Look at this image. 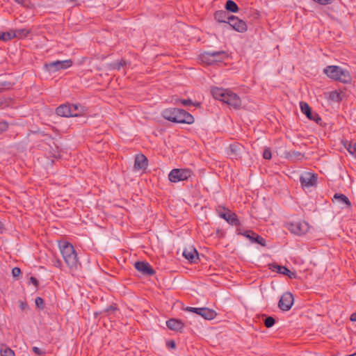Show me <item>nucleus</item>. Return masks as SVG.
Here are the masks:
<instances>
[{
	"label": "nucleus",
	"mask_w": 356,
	"mask_h": 356,
	"mask_svg": "<svg viewBox=\"0 0 356 356\" xmlns=\"http://www.w3.org/2000/svg\"><path fill=\"white\" fill-rule=\"evenodd\" d=\"M244 235L249 238L252 241L257 242L262 246H265L266 245L265 239L254 232L250 231L246 232Z\"/></svg>",
	"instance_id": "412c9836"
},
{
	"label": "nucleus",
	"mask_w": 356,
	"mask_h": 356,
	"mask_svg": "<svg viewBox=\"0 0 356 356\" xmlns=\"http://www.w3.org/2000/svg\"><path fill=\"white\" fill-rule=\"evenodd\" d=\"M323 72L330 79L343 83H350L352 81L349 71L337 65H329L323 70Z\"/></svg>",
	"instance_id": "f03ea898"
},
{
	"label": "nucleus",
	"mask_w": 356,
	"mask_h": 356,
	"mask_svg": "<svg viewBox=\"0 0 356 356\" xmlns=\"http://www.w3.org/2000/svg\"><path fill=\"white\" fill-rule=\"evenodd\" d=\"M3 229V224L2 222L0 221V230H1Z\"/></svg>",
	"instance_id": "09e8293b"
},
{
	"label": "nucleus",
	"mask_w": 356,
	"mask_h": 356,
	"mask_svg": "<svg viewBox=\"0 0 356 356\" xmlns=\"http://www.w3.org/2000/svg\"><path fill=\"white\" fill-rule=\"evenodd\" d=\"M32 351L37 356H43L45 354V351H44V350H41L40 348L35 347V346L32 348Z\"/></svg>",
	"instance_id": "f704fd0d"
},
{
	"label": "nucleus",
	"mask_w": 356,
	"mask_h": 356,
	"mask_svg": "<svg viewBox=\"0 0 356 356\" xmlns=\"http://www.w3.org/2000/svg\"><path fill=\"white\" fill-rule=\"evenodd\" d=\"M347 150L354 157L356 158V143H351L347 147Z\"/></svg>",
	"instance_id": "473e14b6"
},
{
	"label": "nucleus",
	"mask_w": 356,
	"mask_h": 356,
	"mask_svg": "<svg viewBox=\"0 0 356 356\" xmlns=\"http://www.w3.org/2000/svg\"><path fill=\"white\" fill-rule=\"evenodd\" d=\"M21 268H12V274L13 277H19L21 275Z\"/></svg>",
	"instance_id": "ea45409f"
},
{
	"label": "nucleus",
	"mask_w": 356,
	"mask_h": 356,
	"mask_svg": "<svg viewBox=\"0 0 356 356\" xmlns=\"http://www.w3.org/2000/svg\"><path fill=\"white\" fill-rule=\"evenodd\" d=\"M300 181L301 186L303 188H309L314 186L316 184L317 177L312 172H305L301 175Z\"/></svg>",
	"instance_id": "9d476101"
},
{
	"label": "nucleus",
	"mask_w": 356,
	"mask_h": 356,
	"mask_svg": "<svg viewBox=\"0 0 356 356\" xmlns=\"http://www.w3.org/2000/svg\"><path fill=\"white\" fill-rule=\"evenodd\" d=\"M1 125H2L1 128V130L6 129L8 127L7 124L6 122L3 123Z\"/></svg>",
	"instance_id": "49530a36"
},
{
	"label": "nucleus",
	"mask_w": 356,
	"mask_h": 356,
	"mask_svg": "<svg viewBox=\"0 0 356 356\" xmlns=\"http://www.w3.org/2000/svg\"><path fill=\"white\" fill-rule=\"evenodd\" d=\"M215 19L219 22H226V13L224 10H218L214 14Z\"/></svg>",
	"instance_id": "cd10ccee"
},
{
	"label": "nucleus",
	"mask_w": 356,
	"mask_h": 356,
	"mask_svg": "<svg viewBox=\"0 0 356 356\" xmlns=\"http://www.w3.org/2000/svg\"><path fill=\"white\" fill-rule=\"evenodd\" d=\"M165 119L174 123L192 124L195 119L192 115L183 109L169 108L163 113Z\"/></svg>",
	"instance_id": "f257e3e1"
},
{
	"label": "nucleus",
	"mask_w": 356,
	"mask_h": 356,
	"mask_svg": "<svg viewBox=\"0 0 356 356\" xmlns=\"http://www.w3.org/2000/svg\"><path fill=\"white\" fill-rule=\"evenodd\" d=\"M229 25L236 31L244 33L248 30V26L245 21L238 17L232 16L229 18Z\"/></svg>",
	"instance_id": "9b49d317"
},
{
	"label": "nucleus",
	"mask_w": 356,
	"mask_h": 356,
	"mask_svg": "<svg viewBox=\"0 0 356 356\" xmlns=\"http://www.w3.org/2000/svg\"><path fill=\"white\" fill-rule=\"evenodd\" d=\"M313 1L319 4H321V5H327V4L332 3V1L333 0H313Z\"/></svg>",
	"instance_id": "a19ab883"
},
{
	"label": "nucleus",
	"mask_w": 356,
	"mask_h": 356,
	"mask_svg": "<svg viewBox=\"0 0 356 356\" xmlns=\"http://www.w3.org/2000/svg\"><path fill=\"white\" fill-rule=\"evenodd\" d=\"M350 320L353 322H356V312H353L350 317Z\"/></svg>",
	"instance_id": "c03bdc74"
},
{
	"label": "nucleus",
	"mask_w": 356,
	"mask_h": 356,
	"mask_svg": "<svg viewBox=\"0 0 356 356\" xmlns=\"http://www.w3.org/2000/svg\"><path fill=\"white\" fill-rule=\"evenodd\" d=\"M231 92L229 89H225L219 87H214L211 89V94L213 98L224 103L229 92Z\"/></svg>",
	"instance_id": "ddd939ff"
},
{
	"label": "nucleus",
	"mask_w": 356,
	"mask_h": 356,
	"mask_svg": "<svg viewBox=\"0 0 356 356\" xmlns=\"http://www.w3.org/2000/svg\"><path fill=\"white\" fill-rule=\"evenodd\" d=\"M186 312H193L200 316V312H202V307H186L183 309Z\"/></svg>",
	"instance_id": "2f4dec72"
},
{
	"label": "nucleus",
	"mask_w": 356,
	"mask_h": 356,
	"mask_svg": "<svg viewBox=\"0 0 356 356\" xmlns=\"http://www.w3.org/2000/svg\"><path fill=\"white\" fill-rule=\"evenodd\" d=\"M13 36L14 35L12 33L11 30L6 32H0V40H3L4 42H7L13 39Z\"/></svg>",
	"instance_id": "bb28decb"
},
{
	"label": "nucleus",
	"mask_w": 356,
	"mask_h": 356,
	"mask_svg": "<svg viewBox=\"0 0 356 356\" xmlns=\"http://www.w3.org/2000/svg\"><path fill=\"white\" fill-rule=\"evenodd\" d=\"M1 356H15L14 351L6 345H3L0 349Z\"/></svg>",
	"instance_id": "a878e982"
},
{
	"label": "nucleus",
	"mask_w": 356,
	"mask_h": 356,
	"mask_svg": "<svg viewBox=\"0 0 356 356\" xmlns=\"http://www.w3.org/2000/svg\"><path fill=\"white\" fill-rule=\"evenodd\" d=\"M77 107L76 105H61L56 108V113L61 117H76L79 115L74 113V111L76 110Z\"/></svg>",
	"instance_id": "1a4fd4ad"
},
{
	"label": "nucleus",
	"mask_w": 356,
	"mask_h": 356,
	"mask_svg": "<svg viewBox=\"0 0 356 356\" xmlns=\"http://www.w3.org/2000/svg\"><path fill=\"white\" fill-rule=\"evenodd\" d=\"M166 345L169 348H175L176 347V343L173 340L168 341Z\"/></svg>",
	"instance_id": "79ce46f5"
},
{
	"label": "nucleus",
	"mask_w": 356,
	"mask_h": 356,
	"mask_svg": "<svg viewBox=\"0 0 356 356\" xmlns=\"http://www.w3.org/2000/svg\"><path fill=\"white\" fill-rule=\"evenodd\" d=\"M35 306L40 309H43L44 308V301L41 297H37L35 300Z\"/></svg>",
	"instance_id": "72a5a7b5"
},
{
	"label": "nucleus",
	"mask_w": 356,
	"mask_h": 356,
	"mask_svg": "<svg viewBox=\"0 0 356 356\" xmlns=\"http://www.w3.org/2000/svg\"><path fill=\"white\" fill-rule=\"evenodd\" d=\"M167 327L173 331L182 332L184 323L179 319L170 318L166 321Z\"/></svg>",
	"instance_id": "f3484780"
},
{
	"label": "nucleus",
	"mask_w": 356,
	"mask_h": 356,
	"mask_svg": "<svg viewBox=\"0 0 356 356\" xmlns=\"http://www.w3.org/2000/svg\"><path fill=\"white\" fill-rule=\"evenodd\" d=\"M329 98L332 101L339 102L341 100V92L338 90L332 91L329 94Z\"/></svg>",
	"instance_id": "c85d7f7f"
},
{
	"label": "nucleus",
	"mask_w": 356,
	"mask_h": 356,
	"mask_svg": "<svg viewBox=\"0 0 356 356\" xmlns=\"http://www.w3.org/2000/svg\"><path fill=\"white\" fill-rule=\"evenodd\" d=\"M135 275L139 277H148L155 274L154 268H136Z\"/></svg>",
	"instance_id": "4be33fe9"
},
{
	"label": "nucleus",
	"mask_w": 356,
	"mask_h": 356,
	"mask_svg": "<svg viewBox=\"0 0 356 356\" xmlns=\"http://www.w3.org/2000/svg\"><path fill=\"white\" fill-rule=\"evenodd\" d=\"M58 247L61 255L69 267H74L79 264L77 255L74 246L67 241L58 242Z\"/></svg>",
	"instance_id": "7ed1b4c3"
},
{
	"label": "nucleus",
	"mask_w": 356,
	"mask_h": 356,
	"mask_svg": "<svg viewBox=\"0 0 356 356\" xmlns=\"http://www.w3.org/2000/svg\"><path fill=\"white\" fill-rule=\"evenodd\" d=\"M118 310V307L115 304H113V305L107 307L102 313H104L106 316H110Z\"/></svg>",
	"instance_id": "c756f323"
},
{
	"label": "nucleus",
	"mask_w": 356,
	"mask_h": 356,
	"mask_svg": "<svg viewBox=\"0 0 356 356\" xmlns=\"http://www.w3.org/2000/svg\"><path fill=\"white\" fill-rule=\"evenodd\" d=\"M219 54V52L203 53L200 56V60L201 63L204 65H213L215 63L219 61L218 59Z\"/></svg>",
	"instance_id": "4468645a"
},
{
	"label": "nucleus",
	"mask_w": 356,
	"mask_h": 356,
	"mask_svg": "<svg viewBox=\"0 0 356 356\" xmlns=\"http://www.w3.org/2000/svg\"><path fill=\"white\" fill-rule=\"evenodd\" d=\"M263 156L266 159H270L272 157L271 152L269 149H266L264 152Z\"/></svg>",
	"instance_id": "58836bf2"
},
{
	"label": "nucleus",
	"mask_w": 356,
	"mask_h": 356,
	"mask_svg": "<svg viewBox=\"0 0 356 356\" xmlns=\"http://www.w3.org/2000/svg\"><path fill=\"white\" fill-rule=\"evenodd\" d=\"M18 303H19V308L22 311L25 310L28 307V305L26 301L19 300Z\"/></svg>",
	"instance_id": "4c0bfd02"
},
{
	"label": "nucleus",
	"mask_w": 356,
	"mask_h": 356,
	"mask_svg": "<svg viewBox=\"0 0 356 356\" xmlns=\"http://www.w3.org/2000/svg\"><path fill=\"white\" fill-rule=\"evenodd\" d=\"M200 316H202L205 320L211 321L216 317L217 313L215 310L210 309L209 307H202Z\"/></svg>",
	"instance_id": "6ab92c4d"
},
{
	"label": "nucleus",
	"mask_w": 356,
	"mask_h": 356,
	"mask_svg": "<svg viewBox=\"0 0 356 356\" xmlns=\"http://www.w3.org/2000/svg\"><path fill=\"white\" fill-rule=\"evenodd\" d=\"M276 272L280 274L287 275L290 279H298L302 280V276L300 273H298L296 270H292L290 268H275Z\"/></svg>",
	"instance_id": "a211bd4d"
},
{
	"label": "nucleus",
	"mask_w": 356,
	"mask_h": 356,
	"mask_svg": "<svg viewBox=\"0 0 356 356\" xmlns=\"http://www.w3.org/2000/svg\"><path fill=\"white\" fill-rule=\"evenodd\" d=\"M220 216L232 224H236L237 222L236 214L230 211H227L225 213H220Z\"/></svg>",
	"instance_id": "b1692460"
},
{
	"label": "nucleus",
	"mask_w": 356,
	"mask_h": 356,
	"mask_svg": "<svg viewBox=\"0 0 356 356\" xmlns=\"http://www.w3.org/2000/svg\"><path fill=\"white\" fill-rule=\"evenodd\" d=\"M192 175V172L188 169H173L168 175L171 182L177 183L188 179Z\"/></svg>",
	"instance_id": "423d86ee"
},
{
	"label": "nucleus",
	"mask_w": 356,
	"mask_h": 356,
	"mask_svg": "<svg viewBox=\"0 0 356 356\" xmlns=\"http://www.w3.org/2000/svg\"><path fill=\"white\" fill-rule=\"evenodd\" d=\"M264 316H265V319L264 321V325L268 328L273 327L275 323V318L273 316H266V315Z\"/></svg>",
	"instance_id": "7c9ffc66"
},
{
	"label": "nucleus",
	"mask_w": 356,
	"mask_h": 356,
	"mask_svg": "<svg viewBox=\"0 0 356 356\" xmlns=\"http://www.w3.org/2000/svg\"><path fill=\"white\" fill-rule=\"evenodd\" d=\"M288 229L297 235L305 234L309 229V224L300 219H295L291 222L287 223Z\"/></svg>",
	"instance_id": "20e7f679"
},
{
	"label": "nucleus",
	"mask_w": 356,
	"mask_h": 356,
	"mask_svg": "<svg viewBox=\"0 0 356 356\" xmlns=\"http://www.w3.org/2000/svg\"><path fill=\"white\" fill-rule=\"evenodd\" d=\"M300 106L301 111L305 114L309 120H314L316 122H318L321 120L318 114L312 115V108L307 103L302 102L300 103Z\"/></svg>",
	"instance_id": "dca6fc26"
},
{
	"label": "nucleus",
	"mask_w": 356,
	"mask_h": 356,
	"mask_svg": "<svg viewBox=\"0 0 356 356\" xmlns=\"http://www.w3.org/2000/svg\"><path fill=\"white\" fill-rule=\"evenodd\" d=\"M148 166L147 158L143 154H138L135 157L134 168L138 171L145 172Z\"/></svg>",
	"instance_id": "f8f14e48"
},
{
	"label": "nucleus",
	"mask_w": 356,
	"mask_h": 356,
	"mask_svg": "<svg viewBox=\"0 0 356 356\" xmlns=\"http://www.w3.org/2000/svg\"><path fill=\"white\" fill-rule=\"evenodd\" d=\"M176 104H181L184 106H189L192 104L191 99H177Z\"/></svg>",
	"instance_id": "c9c22d12"
},
{
	"label": "nucleus",
	"mask_w": 356,
	"mask_h": 356,
	"mask_svg": "<svg viewBox=\"0 0 356 356\" xmlns=\"http://www.w3.org/2000/svg\"><path fill=\"white\" fill-rule=\"evenodd\" d=\"M12 33H13L14 36L13 38H17V39H24L26 38L29 34L30 33V30L26 29H22L18 30H11Z\"/></svg>",
	"instance_id": "5701e85b"
},
{
	"label": "nucleus",
	"mask_w": 356,
	"mask_h": 356,
	"mask_svg": "<svg viewBox=\"0 0 356 356\" xmlns=\"http://www.w3.org/2000/svg\"><path fill=\"white\" fill-rule=\"evenodd\" d=\"M224 104H226L231 109L234 110H239L243 108L242 100L238 95L232 90L224 102Z\"/></svg>",
	"instance_id": "0eeeda50"
},
{
	"label": "nucleus",
	"mask_w": 356,
	"mask_h": 356,
	"mask_svg": "<svg viewBox=\"0 0 356 356\" xmlns=\"http://www.w3.org/2000/svg\"><path fill=\"white\" fill-rule=\"evenodd\" d=\"M333 202L336 201L340 204H344L347 208L350 209L352 205L348 198L343 194L336 193L333 197Z\"/></svg>",
	"instance_id": "aec40b11"
},
{
	"label": "nucleus",
	"mask_w": 356,
	"mask_h": 356,
	"mask_svg": "<svg viewBox=\"0 0 356 356\" xmlns=\"http://www.w3.org/2000/svg\"><path fill=\"white\" fill-rule=\"evenodd\" d=\"M134 267H150V264L145 261H136L134 264Z\"/></svg>",
	"instance_id": "e433bc0d"
},
{
	"label": "nucleus",
	"mask_w": 356,
	"mask_h": 356,
	"mask_svg": "<svg viewBox=\"0 0 356 356\" xmlns=\"http://www.w3.org/2000/svg\"><path fill=\"white\" fill-rule=\"evenodd\" d=\"M72 60L70 59L65 60H56L44 65V68L49 73H54L60 70L71 67Z\"/></svg>",
	"instance_id": "39448f33"
},
{
	"label": "nucleus",
	"mask_w": 356,
	"mask_h": 356,
	"mask_svg": "<svg viewBox=\"0 0 356 356\" xmlns=\"http://www.w3.org/2000/svg\"><path fill=\"white\" fill-rule=\"evenodd\" d=\"M30 282L35 286L38 287L39 285L38 280L34 277H30Z\"/></svg>",
	"instance_id": "37998d69"
},
{
	"label": "nucleus",
	"mask_w": 356,
	"mask_h": 356,
	"mask_svg": "<svg viewBox=\"0 0 356 356\" xmlns=\"http://www.w3.org/2000/svg\"><path fill=\"white\" fill-rule=\"evenodd\" d=\"M15 1H16L17 3H19V4H22V5H24V4H25V1H25V0H15Z\"/></svg>",
	"instance_id": "a18cd8bd"
},
{
	"label": "nucleus",
	"mask_w": 356,
	"mask_h": 356,
	"mask_svg": "<svg viewBox=\"0 0 356 356\" xmlns=\"http://www.w3.org/2000/svg\"><path fill=\"white\" fill-rule=\"evenodd\" d=\"M225 9L232 13H237L239 10L237 4L232 0H227L225 4Z\"/></svg>",
	"instance_id": "393cba45"
},
{
	"label": "nucleus",
	"mask_w": 356,
	"mask_h": 356,
	"mask_svg": "<svg viewBox=\"0 0 356 356\" xmlns=\"http://www.w3.org/2000/svg\"><path fill=\"white\" fill-rule=\"evenodd\" d=\"M183 255L191 264L195 263L199 259L196 249L192 245L185 248Z\"/></svg>",
	"instance_id": "2eb2a0df"
},
{
	"label": "nucleus",
	"mask_w": 356,
	"mask_h": 356,
	"mask_svg": "<svg viewBox=\"0 0 356 356\" xmlns=\"http://www.w3.org/2000/svg\"><path fill=\"white\" fill-rule=\"evenodd\" d=\"M293 296L290 292H286L281 296L278 307L282 311H289L293 305Z\"/></svg>",
	"instance_id": "6e6552de"
},
{
	"label": "nucleus",
	"mask_w": 356,
	"mask_h": 356,
	"mask_svg": "<svg viewBox=\"0 0 356 356\" xmlns=\"http://www.w3.org/2000/svg\"><path fill=\"white\" fill-rule=\"evenodd\" d=\"M72 270L71 273L72 275H74V271L73 270H76L77 268H70Z\"/></svg>",
	"instance_id": "de8ad7c7"
}]
</instances>
